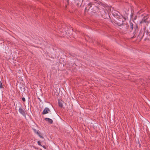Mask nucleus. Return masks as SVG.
<instances>
[{
	"instance_id": "f257e3e1",
	"label": "nucleus",
	"mask_w": 150,
	"mask_h": 150,
	"mask_svg": "<svg viewBox=\"0 0 150 150\" xmlns=\"http://www.w3.org/2000/svg\"><path fill=\"white\" fill-rule=\"evenodd\" d=\"M149 19L148 16H144L142 19V20L140 22V23L141 24H143L145 25H148L149 22L148 20ZM146 29V26H145L144 28L140 30L138 37L141 40L143 37L144 36L145 30Z\"/></svg>"
},
{
	"instance_id": "f03ea898",
	"label": "nucleus",
	"mask_w": 150,
	"mask_h": 150,
	"mask_svg": "<svg viewBox=\"0 0 150 150\" xmlns=\"http://www.w3.org/2000/svg\"><path fill=\"white\" fill-rule=\"evenodd\" d=\"M117 17L114 20L112 21V23L115 24L119 26L122 25L125 26L126 24L125 23H123V22H124V19L122 17L120 18L117 16Z\"/></svg>"
},
{
	"instance_id": "7ed1b4c3",
	"label": "nucleus",
	"mask_w": 150,
	"mask_h": 150,
	"mask_svg": "<svg viewBox=\"0 0 150 150\" xmlns=\"http://www.w3.org/2000/svg\"><path fill=\"white\" fill-rule=\"evenodd\" d=\"M96 1V2H91L89 3L88 4V6H89V9L91 8L92 7V5H94V3H97L99 5H101L103 6V7H107V5L106 4H104L103 3L101 2L100 1L98 0H95Z\"/></svg>"
},
{
	"instance_id": "20e7f679",
	"label": "nucleus",
	"mask_w": 150,
	"mask_h": 150,
	"mask_svg": "<svg viewBox=\"0 0 150 150\" xmlns=\"http://www.w3.org/2000/svg\"><path fill=\"white\" fill-rule=\"evenodd\" d=\"M99 9V8L97 6H94L91 9L93 13H95L97 12Z\"/></svg>"
},
{
	"instance_id": "39448f33",
	"label": "nucleus",
	"mask_w": 150,
	"mask_h": 150,
	"mask_svg": "<svg viewBox=\"0 0 150 150\" xmlns=\"http://www.w3.org/2000/svg\"><path fill=\"white\" fill-rule=\"evenodd\" d=\"M65 27H62V28H60L59 29V31H60L62 33H64L66 32L67 30V27L66 25Z\"/></svg>"
},
{
	"instance_id": "423d86ee",
	"label": "nucleus",
	"mask_w": 150,
	"mask_h": 150,
	"mask_svg": "<svg viewBox=\"0 0 150 150\" xmlns=\"http://www.w3.org/2000/svg\"><path fill=\"white\" fill-rule=\"evenodd\" d=\"M33 130L34 132L35 133L37 134L39 136V137H40L41 138H42V139L44 138V137L42 136H41L40 135V131H39V130H37L35 129H33Z\"/></svg>"
},
{
	"instance_id": "0eeeda50",
	"label": "nucleus",
	"mask_w": 150,
	"mask_h": 150,
	"mask_svg": "<svg viewBox=\"0 0 150 150\" xmlns=\"http://www.w3.org/2000/svg\"><path fill=\"white\" fill-rule=\"evenodd\" d=\"M19 111L20 113L22 114L23 116H25V113L24 110L21 107L19 108Z\"/></svg>"
},
{
	"instance_id": "6e6552de",
	"label": "nucleus",
	"mask_w": 150,
	"mask_h": 150,
	"mask_svg": "<svg viewBox=\"0 0 150 150\" xmlns=\"http://www.w3.org/2000/svg\"><path fill=\"white\" fill-rule=\"evenodd\" d=\"M50 110L48 108H46L43 110V112H42V114L44 115L47 114L48 113V111H50Z\"/></svg>"
},
{
	"instance_id": "1a4fd4ad",
	"label": "nucleus",
	"mask_w": 150,
	"mask_h": 150,
	"mask_svg": "<svg viewBox=\"0 0 150 150\" xmlns=\"http://www.w3.org/2000/svg\"><path fill=\"white\" fill-rule=\"evenodd\" d=\"M45 120L46 121L48 122L50 124H52L53 123L52 120L48 118H45Z\"/></svg>"
},
{
	"instance_id": "9d476101",
	"label": "nucleus",
	"mask_w": 150,
	"mask_h": 150,
	"mask_svg": "<svg viewBox=\"0 0 150 150\" xmlns=\"http://www.w3.org/2000/svg\"><path fill=\"white\" fill-rule=\"evenodd\" d=\"M63 102L61 100H58L59 106L61 108L63 107Z\"/></svg>"
},
{
	"instance_id": "9b49d317",
	"label": "nucleus",
	"mask_w": 150,
	"mask_h": 150,
	"mask_svg": "<svg viewBox=\"0 0 150 150\" xmlns=\"http://www.w3.org/2000/svg\"><path fill=\"white\" fill-rule=\"evenodd\" d=\"M133 24L132 23H130V25H129V26L130 27V28L132 30H133Z\"/></svg>"
},
{
	"instance_id": "f8f14e48",
	"label": "nucleus",
	"mask_w": 150,
	"mask_h": 150,
	"mask_svg": "<svg viewBox=\"0 0 150 150\" xmlns=\"http://www.w3.org/2000/svg\"><path fill=\"white\" fill-rule=\"evenodd\" d=\"M137 31H135V30L134 32L133 33V34L134 35L132 37V38H135L136 35V33H137Z\"/></svg>"
},
{
	"instance_id": "ddd939ff",
	"label": "nucleus",
	"mask_w": 150,
	"mask_h": 150,
	"mask_svg": "<svg viewBox=\"0 0 150 150\" xmlns=\"http://www.w3.org/2000/svg\"><path fill=\"white\" fill-rule=\"evenodd\" d=\"M134 28L135 29V31H136L138 30V27L137 25L136 24L135 26H134Z\"/></svg>"
},
{
	"instance_id": "4468645a",
	"label": "nucleus",
	"mask_w": 150,
	"mask_h": 150,
	"mask_svg": "<svg viewBox=\"0 0 150 150\" xmlns=\"http://www.w3.org/2000/svg\"><path fill=\"white\" fill-rule=\"evenodd\" d=\"M81 4L82 3H80L79 4V3H77L76 4V5L78 6H81Z\"/></svg>"
},
{
	"instance_id": "2eb2a0df",
	"label": "nucleus",
	"mask_w": 150,
	"mask_h": 150,
	"mask_svg": "<svg viewBox=\"0 0 150 150\" xmlns=\"http://www.w3.org/2000/svg\"><path fill=\"white\" fill-rule=\"evenodd\" d=\"M138 145H137V146L138 145V146L140 147V144L139 140H138Z\"/></svg>"
},
{
	"instance_id": "dca6fc26",
	"label": "nucleus",
	"mask_w": 150,
	"mask_h": 150,
	"mask_svg": "<svg viewBox=\"0 0 150 150\" xmlns=\"http://www.w3.org/2000/svg\"><path fill=\"white\" fill-rule=\"evenodd\" d=\"M38 143L39 145L42 146V145H41V142L40 141H38Z\"/></svg>"
},
{
	"instance_id": "f3484780",
	"label": "nucleus",
	"mask_w": 150,
	"mask_h": 150,
	"mask_svg": "<svg viewBox=\"0 0 150 150\" xmlns=\"http://www.w3.org/2000/svg\"><path fill=\"white\" fill-rule=\"evenodd\" d=\"M22 100L23 102H25V98L24 97H23L22 98Z\"/></svg>"
},
{
	"instance_id": "a211bd4d",
	"label": "nucleus",
	"mask_w": 150,
	"mask_h": 150,
	"mask_svg": "<svg viewBox=\"0 0 150 150\" xmlns=\"http://www.w3.org/2000/svg\"><path fill=\"white\" fill-rule=\"evenodd\" d=\"M42 146L44 149L46 148V147L45 146Z\"/></svg>"
},
{
	"instance_id": "6ab92c4d",
	"label": "nucleus",
	"mask_w": 150,
	"mask_h": 150,
	"mask_svg": "<svg viewBox=\"0 0 150 150\" xmlns=\"http://www.w3.org/2000/svg\"><path fill=\"white\" fill-rule=\"evenodd\" d=\"M146 30H145L144 36H145V37H146Z\"/></svg>"
},
{
	"instance_id": "aec40b11",
	"label": "nucleus",
	"mask_w": 150,
	"mask_h": 150,
	"mask_svg": "<svg viewBox=\"0 0 150 150\" xmlns=\"http://www.w3.org/2000/svg\"><path fill=\"white\" fill-rule=\"evenodd\" d=\"M69 0H67V2L68 4L69 3Z\"/></svg>"
},
{
	"instance_id": "412c9836",
	"label": "nucleus",
	"mask_w": 150,
	"mask_h": 150,
	"mask_svg": "<svg viewBox=\"0 0 150 150\" xmlns=\"http://www.w3.org/2000/svg\"><path fill=\"white\" fill-rule=\"evenodd\" d=\"M148 40H150V37H149V38H148Z\"/></svg>"
}]
</instances>
